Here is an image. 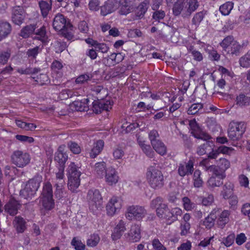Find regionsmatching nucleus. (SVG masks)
I'll return each instance as SVG.
<instances>
[{
	"label": "nucleus",
	"mask_w": 250,
	"mask_h": 250,
	"mask_svg": "<svg viewBox=\"0 0 250 250\" xmlns=\"http://www.w3.org/2000/svg\"><path fill=\"white\" fill-rule=\"evenodd\" d=\"M146 178L149 186L154 189H159L164 185V177L162 171L155 166H149L146 172Z\"/></svg>",
	"instance_id": "f257e3e1"
},
{
	"label": "nucleus",
	"mask_w": 250,
	"mask_h": 250,
	"mask_svg": "<svg viewBox=\"0 0 250 250\" xmlns=\"http://www.w3.org/2000/svg\"><path fill=\"white\" fill-rule=\"evenodd\" d=\"M68 178V188L72 192L76 191L80 185V177L81 172L78 170V167L74 163L71 162L67 169Z\"/></svg>",
	"instance_id": "f03ea898"
},
{
	"label": "nucleus",
	"mask_w": 250,
	"mask_h": 250,
	"mask_svg": "<svg viewBox=\"0 0 250 250\" xmlns=\"http://www.w3.org/2000/svg\"><path fill=\"white\" fill-rule=\"evenodd\" d=\"M40 183L41 180L38 177L30 179L24 188L20 191V196L24 199H31L40 187Z\"/></svg>",
	"instance_id": "7ed1b4c3"
},
{
	"label": "nucleus",
	"mask_w": 250,
	"mask_h": 250,
	"mask_svg": "<svg viewBox=\"0 0 250 250\" xmlns=\"http://www.w3.org/2000/svg\"><path fill=\"white\" fill-rule=\"evenodd\" d=\"M42 204L46 210H49L53 208L54 202L53 199V191L51 184L49 182L46 183L42 193Z\"/></svg>",
	"instance_id": "20e7f679"
},
{
	"label": "nucleus",
	"mask_w": 250,
	"mask_h": 250,
	"mask_svg": "<svg viewBox=\"0 0 250 250\" xmlns=\"http://www.w3.org/2000/svg\"><path fill=\"white\" fill-rule=\"evenodd\" d=\"M146 214V210L144 207L138 205H132L127 207L125 214L128 220H142Z\"/></svg>",
	"instance_id": "39448f33"
},
{
	"label": "nucleus",
	"mask_w": 250,
	"mask_h": 250,
	"mask_svg": "<svg viewBox=\"0 0 250 250\" xmlns=\"http://www.w3.org/2000/svg\"><path fill=\"white\" fill-rule=\"evenodd\" d=\"M246 125L244 122H232L229 125L228 133L229 137L232 140L239 139L244 133Z\"/></svg>",
	"instance_id": "423d86ee"
},
{
	"label": "nucleus",
	"mask_w": 250,
	"mask_h": 250,
	"mask_svg": "<svg viewBox=\"0 0 250 250\" xmlns=\"http://www.w3.org/2000/svg\"><path fill=\"white\" fill-rule=\"evenodd\" d=\"M86 198L89 203V208L93 212L101 207L102 197L98 190L92 189L88 190Z\"/></svg>",
	"instance_id": "0eeeda50"
},
{
	"label": "nucleus",
	"mask_w": 250,
	"mask_h": 250,
	"mask_svg": "<svg viewBox=\"0 0 250 250\" xmlns=\"http://www.w3.org/2000/svg\"><path fill=\"white\" fill-rule=\"evenodd\" d=\"M13 164L19 167H23L27 165L30 161V157L28 153L21 150L15 151L11 155Z\"/></svg>",
	"instance_id": "6e6552de"
},
{
	"label": "nucleus",
	"mask_w": 250,
	"mask_h": 250,
	"mask_svg": "<svg viewBox=\"0 0 250 250\" xmlns=\"http://www.w3.org/2000/svg\"><path fill=\"white\" fill-rule=\"evenodd\" d=\"M122 207V199L119 197H112L106 207L107 215L111 216H113L120 211Z\"/></svg>",
	"instance_id": "1a4fd4ad"
},
{
	"label": "nucleus",
	"mask_w": 250,
	"mask_h": 250,
	"mask_svg": "<svg viewBox=\"0 0 250 250\" xmlns=\"http://www.w3.org/2000/svg\"><path fill=\"white\" fill-rule=\"evenodd\" d=\"M127 241L134 243L139 241L141 238V227L137 224H133L131 226L130 230L125 234Z\"/></svg>",
	"instance_id": "9d476101"
},
{
	"label": "nucleus",
	"mask_w": 250,
	"mask_h": 250,
	"mask_svg": "<svg viewBox=\"0 0 250 250\" xmlns=\"http://www.w3.org/2000/svg\"><path fill=\"white\" fill-rule=\"evenodd\" d=\"M93 110L96 114L100 113L102 111H108L111 109L112 104L110 101L98 100L93 102Z\"/></svg>",
	"instance_id": "9b49d317"
},
{
	"label": "nucleus",
	"mask_w": 250,
	"mask_h": 250,
	"mask_svg": "<svg viewBox=\"0 0 250 250\" xmlns=\"http://www.w3.org/2000/svg\"><path fill=\"white\" fill-rule=\"evenodd\" d=\"M193 166L194 162L192 160H189L187 163L180 164L178 169V174L182 177L191 175L194 170Z\"/></svg>",
	"instance_id": "f8f14e48"
},
{
	"label": "nucleus",
	"mask_w": 250,
	"mask_h": 250,
	"mask_svg": "<svg viewBox=\"0 0 250 250\" xmlns=\"http://www.w3.org/2000/svg\"><path fill=\"white\" fill-rule=\"evenodd\" d=\"M21 204L15 198H11L4 206V211L9 215L14 216L17 214Z\"/></svg>",
	"instance_id": "ddd939ff"
},
{
	"label": "nucleus",
	"mask_w": 250,
	"mask_h": 250,
	"mask_svg": "<svg viewBox=\"0 0 250 250\" xmlns=\"http://www.w3.org/2000/svg\"><path fill=\"white\" fill-rule=\"evenodd\" d=\"M104 177L106 182L110 186L116 184L119 180V176L116 169L110 167L106 169Z\"/></svg>",
	"instance_id": "4468645a"
},
{
	"label": "nucleus",
	"mask_w": 250,
	"mask_h": 250,
	"mask_svg": "<svg viewBox=\"0 0 250 250\" xmlns=\"http://www.w3.org/2000/svg\"><path fill=\"white\" fill-rule=\"evenodd\" d=\"M75 29L69 21L63 18V37L68 41L73 40L74 38Z\"/></svg>",
	"instance_id": "2eb2a0df"
},
{
	"label": "nucleus",
	"mask_w": 250,
	"mask_h": 250,
	"mask_svg": "<svg viewBox=\"0 0 250 250\" xmlns=\"http://www.w3.org/2000/svg\"><path fill=\"white\" fill-rule=\"evenodd\" d=\"M118 7V2L115 0H108L101 8L103 16H106L115 11Z\"/></svg>",
	"instance_id": "dca6fc26"
},
{
	"label": "nucleus",
	"mask_w": 250,
	"mask_h": 250,
	"mask_svg": "<svg viewBox=\"0 0 250 250\" xmlns=\"http://www.w3.org/2000/svg\"><path fill=\"white\" fill-rule=\"evenodd\" d=\"M12 32L11 24L6 21H0V42L6 38Z\"/></svg>",
	"instance_id": "f3484780"
},
{
	"label": "nucleus",
	"mask_w": 250,
	"mask_h": 250,
	"mask_svg": "<svg viewBox=\"0 0 250 250\" xmlns=\"http://www.w3.org/2000/svg\"><path fill=\"white\" fill-rule=\"evenodd\" d=\"M125 230V223L123 220H121L113 229L111 235L112 240L115 241L120 239Z\"/></svg>",
	"instance_id": "a211bd4d"
},
{
	"label": "nucleus",
	"mask_w": 250,
	"mask_h": 250,
	"mask_svg": "<svg viewBox=\"0 0 250 250\" xmlns=\"http://www.w3.org/2000/svg\"><path fill=\"white\" fill-rule=\"evenodd\" d=\"M89 102L88 99H84L83 101H76L70 104V107L73 110L78 111H86L88 109L87 103Z\"/></svg>",
	"instance_id": "6ab92c4d"
},
{
	"label": "nucleus",
	"mask_w": 250,
	"mask_h": 250,
	"mask_svg": "<svg viewBox=\"0 0 250 250\" xmlns=\"http://www.w3.org/2000/svg\"><path fill=\"white\" fill-rule=\"evenodd\" d=\"M234 185L232 183L228 181L225 183L222 187L221 195L225 199H228L233 194Z\"/></svg>",
	"instance_id": "aec40b11"
},
{
	"label": "nucleus",
	"mask_w": 250,
	"mask_h": 250,
	"mask_svg": "<svg viewBox=\"0 0 250 250\" xmlns=\"http://www.w3.org/2000/svg\"><path fill=\"white\" fill-rule=\"evenodd\" d=\"M230 214V211L228 210H223L219 216L217 225L221 229H223L226 225L229 222V216Z\"/></svg>",
	"instance_id": "412c9836"
},
{
	"label": "nucleus",
	"mask_w": 250,
	"mask_h": 250,
	"mask_svg": "<svg viewBox=\"0 0 250 250\" xmlns=\"http://www.w3.org/2000/svg\"><path fill=\"white\" fill-rule=\"evenodd\" d=\"M13 225L16 229L18 233H22L25 230L26 222L24 219L21 216H16L15 217Z\"/></svg>",
	"instance_id": "4be33fe9"
},
{
	"label": "nucleus",
	"mask_w": 250,
	"mask_h": 250,
	"mask_svg": "<svg viewBox=\"0 0 250 250\" xmlns=\"http://www.w3.org/2000/svg\"><path fill=\"white\" fill-rule=\"evenodd\" d=\"M104 146V142L102 140H98L94 144L93 148L89 152L90 157L92 158H95L101 152Z\"/></svg>",
	"instance_id": "5701e85b"
},
{
	"label": "nucleus",
	"mask_w": 250,
	"mask_h": 250,
	"mask_svg": "<svg viewBox=\"0 0 250 250\" xmlns=\"http://www.w3.org/2000/svg\"><path fill=\"white\" fill-rule=\"evenodd\" d=\"M236 104L241 107H245L250 105V97L240 93L236 96L235 99Z\"/></svg>",
	"instance_id": "b1692460"
},
{
	"label": "nucleus",
	"mask_w": 250,
	"mask_h": 250,
	"mask_svg": "<svg viewBox=\"0 0 250 250\" xmlns=\"http://www.w3.org/2000/svg\"><path fill=\"white\" fill-rule=\"evenodd\" d=\"M199 6L197 0H185V15H189Z\"/></svg>",
	"instance_id": "393cba45"
},
{
	"label": "nucleus",
	"mask_w": 250,
	"mask_h": 250,
	"mask_svg": "<svg viewBox=\"0 0 250 250\" xmlns=\"http://www.w3.org/2000/svg\"><path fill=\"white\" fill-rule=\"evenodd\" d=\"M37 28V25L35 24L26 25L22 28L19 35L23 38H27L34 33Z\"/></svg>",
	"instance_id": "a878e982"
},
{
	"label": "nucleus",
	"mask_w": 250,
	"mask_h": 250,
	"mask_svg": "<svg viewBox=\"0 0 250 250\" xmlns=\"http://www.w3.org/2000/svg\"><path fill=\"white\" fill-rule=\"evenodd\" d=\"M185 0H178L174 4L173 12L175 16L180 15L181 13L185 15Z\"/></svg>",
	"instance_id": "bb28decb"
},
{
	"label": "nucleus",
	"mask_w": 250,
	"mask_h": 250,
	"mask_svg": "<svg viewBox=\"0 0 250 250\" xmlns=\"http://www.w3.org/2000/svg\"><path fill=\"white\" fill-rule=\"evenodd\" d=\"M203 109L205 111L208 110L207 107L206 109L204 108V105L200 103H194L189 106L187 113L188 115H195L200 113Z\"/></svg>",
	"instance_id": "cd10ccee"
},
{
	"label": "nucleus",
	"mask_w": 250,
	"mask_h": 250,
	"mask_svg": "<svg viewBox=\"0 0 250 250\" xmlns=\"http://www.w3.org/2000/svg\"><path fill=\"white\" fill-rule=\"evenodd\" d=\"M106 164L104 162H98L95 164L94 168L95 174L100 178H103L106 172Z\"/></svg>",
	"instance_id": "c85d7f7f"
},
{
	"label": "nucleus",
	"mask_w": 250,
	"mask_h": 250,
	"mask_svg": "<svg viewBox=\"0 0 250 250\" xmlns=\"http://www.w3.org/2000/svg\"><path fill=\"white\" fill-rule=\"evenodd\" d=\"M157 216L160 218L169 219L171 217L169 215L170 210L166 204L161 205L160 207H158L156 209Z\"/></svg>",
	"instance_id": "c756f323"
},
{
	"label": "nucleus",
	"mask_w": 250,
	"mask_h": 250,
	"mask_svg": "<svg viewBox=\"0 0 250 250\" xmlns=\"http://www.w3.org/2000/svg\"><path fill=\"white\" fill-rule=\"evenodd\" d=\"M151 145L153 149L159 154L163 156L167 153V146L161 140L157 141V142Z\"/></svg>",
	"instance_id": "7c9ffc66"
},
{
	"label": "nucleus",
	"mask_w": 250,
	"mask_h": 250,
	"mask_svg": "<svg viewBox=\"0 0 250 250\" xmlns=\"http://www.w3.org/2000/svg\"><path fill=\"white\" fill-rule=\"evenodd\" d=\"M36 36L33 37V39L38 40L42 41V42H45L47 41V36L46 35L45 28L44 26L38 29L35 32Z\"/></svg>",
	"instance_id": "2f4dec72"
},
{
	"label": "nucleus",
	"mask_w": 250,
	"mask_h": 250,
	"mask_svg": "<svg viewBox=\"0 0 250 250\" xmlns=\"http://www.w3.org/2000/svg\"><path fill=\"white\" fill-rule=\"evenodd\" d=\"M92 90L97 94L98 100H103L108 95L107 90L100 85L94 86Z\"/></svg>",
	"instance_id": "473e14b6"
},
{
	"label": "nucleus",
	"mask_w": 250,
	"mask_h": 250,
	"mask_svg": "<svg viewBox=\"0 0 250 250\" xmlns=\"http://www.w3.org/2000/svg\"><path fill=\"white\" fill-rule=\"evenodd\" d=\"M139 144L143 152L148 157L153 158L155 153L152 149L151 146L148 145H146L144 142L139 141Z\"/></svg>",
	"instance_id": "72a5a7b5"
},
{
	"label": "nucleus",
	"mask_w": 250,
	"mask_h": 250,
	"mask_svg": "<svg viewBox=\"0 0 250 250\" xmlns=\"http://www.w3.org/2000/svg\"><path fill=\"white\" fill-rule=\"evenodd\" d=\"M210 168L211 169V172L215 175L214 176L217 177L218 178L223 179L226 177L225 172L218 165H211Z\"/></svg>",
	"instance_id": "f704fd0d"
},
{
	"label": "nucleus",
	"mask_w": 250,
	"mask_h": 250,
	"mask_svg": "<svg viewBox=\"0 0 250 250\" xmlns=\"http://www.w3.org/2000/svg\"><path fill=\"white\" fill-rule=\"evenodd\" d=\"M51 1L48 2L42 0L39 2V6L42 16H47L49 11L51 9Z\"/></svg>",
	"instance_id": "c9c22d12"
},
{
	"label": "nucleus",
	"mask_w": 250,
	"mask_h": 250,
	"mask_svg": "<svg viewBox=\"0 0 250 250\" xmlns=\"http://www.w3.org/2000/svg\"><path fill=\"white\" fill-rule=\"evenodd\" d=\"M233 3L231 2H227L220 6L219 10L222 15L224 16H227L232 9L233 5Z\"/></svg>",
	"instance_id": "e433bc0d"
},
{
	"label": "nucleus",
	"mask_w": 250,
	"mask_h": 250,
	"mask_svg": "<svg viewBox=\"0 0 250 250\" xmlns=\"http://www.w3.org/2000/svg\"><path fill=\"white\" fill-rule=\"evenodd\" d=\"M201 172L199 170H196L193 174V185L195 188H200L202 186L203 181L201 178Z\"/></svg>",
	"instance_id": "4c0bfd02"
},
{
	"label": "nucleus",
	"mask_w": 250,
	"mask_h": 250,
	"mask_svg": "<svg viewBox=\"0 0 250 250\" xmlns=\"http://www.w3.org/2000/svg\"><path fill=\"white\" fill-rule=\"evenodd\" d=\"M239 64L243 67H250V50L239 59Z\"/></svg>",
	"instance_id": "58836bf2"
},
{
	"label": "nucleus",
	"mask_w": 250,
	"mask_h": 250,
	"mask_svg": "<svg viewBox=\"0 0 250 250\" xmlns=\"http://www.w3.org/2000/svg\"><path fill=\"white\" fill-rule=\"evenodd\" d=\"M100 238L98 234L94 233L90 235L89 238L87 240L86 244L88 247H95L99 243Z\"/></svg>",
	"instance_id": "ea45409f"
},
{
	"label": "nucleus",
	"mask_w": 250,
	"mask_h": 250,
	"mask_svg": "<svg viewBox=\"0 0 250 250\" xmlns=\"http://www.w3.org/2000/svg\"><path fill=\"white\" fill-rule=\"evenodd\" d=\"M162 2V0H152V8L153 10H156L154 12L153 16H165V13L163 10H157L159 7V6L161 4Z\"/></svg>",
	"instance_id": "a19ab883"
},
{
	"label": "nucleus",
	"mask_w": 250,
	"mask_h": 250,
	"mask_svg": "<svg viewBox=\"0 0 250 250\" xmlns=\"http://www.w3.org/2000/svg\"><path fill=\"white\" fill-rule=\"evenodd\" d=\"M62 68V63L57 60L53 61L51 64V68L53 71L56 73V74L59 75L58 77L60 78H61L62 77V74L60 72L61 71Z\"/></svg>",
	"instance_id": "79ce46f5"
},
{
	"label": "nucleus",
	"mask_w": 250,
	"mask_h": 250,
	"mask_svg": "<svg viewBox=\"0 0 250 250\" xmlns=\"http://www.w3.org/2000/svg\"><path fill=\"white\" fill-rule=\"evenodd\" d=\"M62 17H55L53 22V26L56 31L60 32L61 34H62Z\"/></svg>",
	"instance_id": "37998d69"
},
{
	"label": "nucleus",
	"mask_w": 250,
	"mask_h": 250,
	"mask_svg": "<svg viewBox=\"0 0 250 250\" xmlns=\"http://www.w3.org/2000/svg\"><path fill=\"white\" fill-rule=\"evenodd\" d=\"M71 244L74 247L76 250H84L85 248V245L82 243L81 239L77 237L73 238Z\"/></svg>",
	"instance_id": "c03bdc74"
},
{
	"label": "nucleus",
	"mask_w": 250,
	"mask_h": 250,
	"mask_svg": "<svg viewBox=\"0 0 250 250\" xmlns=\"http://www.w3.org/2000/svg\"><path fill=\"white\" fill-rule=\"evenodd\" d=\"M222 179L218 178L217 177L212 176L209 178L208 181V186L211 188H214L215 187H219L223 184Z\"/></svg>",
	"instance_id": "a18cd8bd"
},
{
	"label": "nucleus",
	"mask_w": 250,
	"mask_h": 250,
	"mask_svg": "<svg viewBox=\"0 0 250 250\" xmlns=\"http://www.w3.org/2000/svg\"><path fill=\"white\" fill-rule=\"evenodd\" d=\"M211 142H206L204 144L198 146L196 149V153L199 155H203L206 153L208 147H211Z\"/></svg>",
	"instance_id": "49530a36"
},
{
	"label": "nucleus",
	"mask_w": 250,
	"mask_h": 250,
	"mask_svg": "<svg viewBox=\"0 0 250 250\" xmlns=\"http://www.w3.org/2000/svg\"><path fill=\"white\" fill-rule=\"evenodd\" d=\"M32 79H35L36 84L40 85H43L46 84V83L48 81V76L45 74H40L37 77H31Z\"/></svg>",
	"instance_id": "de8ad7c7"
},
{
	"label": "nucleus",
	"mask_w": 250,
	"mask_h": 250,
	"mask_svg": "<svg viewBox=\"0 0 250 250\" xmlns=\"http://www.w3.org/2000/svg\"><path fill=\"white\" fill-rule=\"evenodd\" d=\"M182 202L184 208L187 211L191 210L195 207V204L191 202L188 197H183Z\"/></svg>",
	"instance_id": "09e8293b"
},
{
	"label": "nucleus",
	"mask_w": 250,
	"mask_h": 250,
	"mask_svg": "<svg viewBox=\"0 0 250 250\" xmlns=\"http://www.w3.org/2000/svg\"><path fill=\"white\" fill-rule=\"evenodd\" d=\"M11 56V50L7 49L6 51L0 52V63L4 64L7 63Z\"/></svg>",
	"instance_id": "8fccbe9b"
},
{
	"label": "nucleus",
	"mask_w": 250,
	"mask_h": 250,
	"mask_svg": "<svg viewBox=\"0 0 250 250\" xmlns=\"http://www.w3.org/2000/svg\"><path fill=\"white\" fill-rule=\"evenodd\" d=\"M235 41L234 38L231 36H228L226 37L220 43V45L226 50L229 46H231V44L233 43Z\"/></svg>",
	"instance_id": "3c124183"
},
{
	"label": "nucleus",
	"mask_w": 250,
	"mask_h": 250,
	"mask_svg": "<svg viewBox=\"0 0 250 250\" xmlns=\"http://www.w3.org/2000/svg\"><path fill=\"white\" fill-rule=\"evenodd\" d=\"M148 3L146 1L142 2L136 8L137 16L144 15L148 8Z\"/></svg>",
	"instance_id": "603ef678"
},
{
	"label": "nucleus",
	"mask_w": 250,
	"mask_h": 250,
	"mask_svg": "<svg viewBox=\"0 0 250 250\" xmlns=\"http://www.w3.org/2000/svg\"><path fill=\"white\" fill-rule=\"evenodd\" d=\"M217 165L225 172L230 167L229 162L226 158H220L217 161Z\"/></svg>",
	"instance_id": "864d4df0"
},
{
	"label": "nucleus",
	"mask_w": 250,
	"mask_h": 250,
	"mask_svg": "<svg viewBox=\"0 0 250 250\" xmlns=\"http://www.w3.org/2000/svg\"><path fill=\"white\" fill-rule=\"evenodd\" d=\"M206 124L208 128L212 131H214L219 128L215 119L213 118H208L206 120Z\"/></svg>",
	"instance_id": "5fc2aeb1"
},
{
	"label": "nucleus",
	"mask_w": 250,
	"mask_h": 250,
	"mask_svg": "<svg viewBox=\"0 0 250 250\" xmlns=\"http://www.w3.org/2000/svg\"><path fill=\"white\" fill-rule=\"evenodd\" d=\"M122 5L120 10V14L123 15H126L133 11V7H131L130 6L124 3V1H122Z\"/></svg>",
	"instance_id": "6e6d98bb"
},
{
	"label": "nucleus",
	"mask_w": 250,
	"mask_h": 250,
	"mask_svg": "<svg viewBox=\"0 0 250 250\" xmlns=\"http://www.w3.org/2000/svg\"><path fill=\"white\" fill-rule=\"evenodd\" d=\"M216 219V218L208 215L205 219V220L203 222L204 225L207 229H211L214 226V222Z\"/></svg>",
	"instance_id": "4d7b16f0"
},
{
	"label": "nucleus",
	"mask_w": 250,
	"mask_h": 250,
	"mask_svg": "<svg viewBox=\"0 0 250 250\" xmlns=\"http://www.w3.org/2000/svg\"><path fill=\"white\" fill-rule=\"evenodd\" d=\"M189 53H190L195 60L200 62L203 60L202 54L198 51L194 49L193 47L191 46L189 49Z\"/></svg>",
	"instance_id": "13d9d810"
},
{
	"label": "nucleus",
	"mask_w": 250,
	"mask_h": 250,
	"mask_svg": "<svg viewBox=\"0 0 250 250\" xmlns=\"http://www.w3.org/2000/svg\"><path fill=\"white\" fill-rule=\"evenodd\" d=\"M125 155L123 149L120 147H116L113 149V156L115 159H121Z\"/></svg>",
	"instance_id": "bf43d9fd"
},
{
	"label": "nucleus",
	"mask_w": 250,
	"mask_h": 250,
	"mask_svg": "<svg viewBox=\"0 0 250 250\" xmlns=\"http://www.w3.org/2000/svg\"><path fill=\"white\" fill-rule=\"evenodd\" d=\"M61 146L59 148L58 151L55 154L54 160L58 163L57 167H62V151L61 150Z\"/></svg>",
	"instance_id": "052dcab7"
},
{
	"label": "nucleus",
	"mask_w": 250,
	"mask_h": 250,
	"mask_svg": "<svg viewBox=\"0 0 250 250\" xmlns=\"http://www.w3.org/2000/svg\"><path fill=\"white\" fill-rule=\"evenodd\" d=\"M68 146L70 150L74 154H79L81 151L80 146L75 142H69L68 143Z\"/></svg>",
	"instance_id": "680f3d73"
},
{
	"label": "nucleus",
	"mask_w": 250,
	"mask_h": 250,
	"mask_svg": "<svg viewBox=\"0 0 250 250\" xmlns=\"http://www.w3.org/2000/svg\"><path fill=\"white\" fill-rule=\"evenodd\" d=\"M163 202V199L160 197H157L151 201L150 207L152 208H157L158 207H160L161 205L165 204Z\"/></svg>",
	"instance_id": "e2e57ef3"
},
{
	"label": "nucleus",
	"mask_w": 250,
	"mask_h": 250,
	"mask_svg": "<svg viewBox=\"0 0 250 250\" xmlns=\"http://www.w3.org/2000/svg\"><path fill=\"white\" fill-rule=\"evenodd\" d=\"M241 48V45L237 41H235L230 47V50L229 52L230 51L231 54L236 55L239 52Z\"/></svg>",
	"instance_id": "0e129e2a"
},
{
	"label": "nucleus",
	"mask_w": 250,
	"mask_h": 250,
	"mask_svg": "<svg viewBox=\"0 0 250 250\" xmlns=\"http://www.w3.org/2000/svg\"><path fill=\"white\" fill-rule=\"evenodd\" d=\"M194 136L198 139L203 140L206 142H209L208 140L211 139L210 136L208 133L205 132L195 133Z\"/></svg>",
	"instance_id": "69168bd1"
},
{
	"label": "nucleus",
	"mask_w": 250,
	"mask_h": 250,
	"mask_svg": "<svg viewBox=\"0 0 250 250\" xmlns=\"http://www.w3.org/2000/svg\"><path fill=\"white\" fill-rule=\"evenodd\" d=\"M154 250H167V248L160 242L158 239H154L152 242Z\"/></svg>",
	"instance_id": "338daca9"
},
{
	"label": "nucleus",
	"mask_w": 250,
	"mask_h": 250,
	"mask_svg": "<svg viewBox=\"0 0 250 250\" xmlns=\"http://www.w3.org/2000/svg\"><path fill=\"white\" fill-rule=\"evenodd\" d=\"M159 134L158 131L156 130H152L150 131L149 133V139L150 141L151 144L152 145L157 141H159L160 140L158 139L159 138Z\"/></svg>",
	"instance_id": "774afa93"
}]
</instances>
